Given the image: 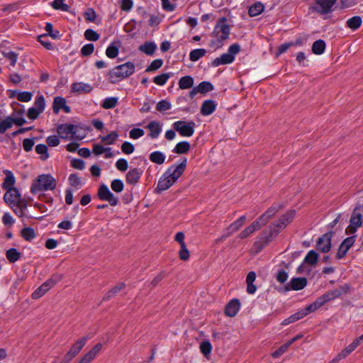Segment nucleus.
<instances>
[{
	"mask_svg": "<svg viewBox=\"0 0 363 363\" xmlns=\"http://www.w3.org/2000/svg\"><path fill=\"white\" fill-rule=\"evenodd\" d=\"M296 214L295 210H290L282 215L277 220L272 222L269 226L268 230L263 231L254 242L256 252H260L266 247L278 234L284 229L294 219Z\"/></svg>",
	"mask_w": 363,
	"mask_h": 363,
	"instance_id": "obj_1",
	"label": "nucleus"
},
{
	"mask_svg": "<svg viewBox=\"0 0 363 363\" xmlns=\"http://www.w3.org/2000/svg\"><path fill=\"white\" fill-rule=\"evenodd\" d=\"M186 159L179 164L169 167L158 181L157 190L161 192L170 188L184 173L186 167Z\"/></svg>",
	"mask_w": 363,
	"mask_h": 363,
	"instance_id": "obj_2",
	"label": "nucleus"
},
{
	"mask_svg": "<svg viewBox=\"0 0 363 363\" xmlns=\"http://www.w3.org/2000/svg\"><path fill=\"white\" fill-rule=\"evenodd\" d=\"M230 31V28L227 23L226 18H219L211 34V39L209 42V46L214 50L222 48L224 42L229 38Z\"/></svg>",
	"mask_w": 363,
	"mask_h": 363,
	"instance_id": "obj_3",
	"label": "nucleus"
},
{
	"mask_svg": "<svg viewBox=\"0 0 363 363\" xmlns=\"http://www.w3.org/2000/svg\"><path fill=\"white\" fill-rule=\"evenodd\" d=\"M4 201L17 216L19 217L23 216L28 203L17 188L6 190L4 195Z\"/></svg>",
	"mask_w": 363,
	"mask_h": 363,
	"instance_id": "obj_4",
	"label": "nucleus"
},
{
	"mask_svg": "<svg viewBox=\"0 0 363 363\" xmlns=\"http://www.w3.org/2000/svg\"><path fill=\"white\" fill-rule=\"evenodd\" d=\"M56 186L55 179L50 174H41L34 180L30 186L33 194L42 191L52 190Z\"/></svg>",
	"mask_w": 363,
	"mask_h": 363,
	"instance_id": "obj_5",
	"label": "nucleus"
},
{
	"mask_svg": "<svg viewBox=\"0 0 363 363\" xmlns=\"http://www.w3.org/2000/svg\"><path fill=\"white\" fill-rule=\"evenodd\" d=\"M135 72V65L133 62H128L118 65L109 72V78L111 82L129 77Z\"/></svg>",
	"mask_w": 363,
	"mask_h": 363,
	"instance_id": "obj_6",
	"label": "nucleus"
},
{
	"mask_svg": "<svg viewBox=\"0 0 363 363\" xmlns=\"http://www.w3.org/2000/svg\"><path fill=\"white\" fill-rule=\"evenodd\" d=\"M240 46L238 44L231 45L228 50V52L222 54L219 57L214 59L211 63L213 67H218L222 65L232 63L235 60V56L240 52Z\"/></svg>",
	"mask_w": 363,
	"mask_h": 363,
	"instance_id": "obj_7",
	"label": "nucleus"
},
{
	"mask_svg": "<svg viewBox=\"0 0 363 363\" xmlns=\"http://www.w3.org/2000/svg\"><path fill=\"white\" fill-rule=\"evenodd\" d=\"M363 223V206H357L352 213L350 225L345 230L347 235L354 234L357 230L362 225Z\"/></svg>",
	"mask_w": 363,
	"mask_h": 363,
	"instance_id": "obj_8",
	"label": "nucleus"
},
{
	"mask_svg": "<svg viewBox=\"0 0 363 363\" xmlns=\"http://www.w3.org/2000/svg\"><path fill=\"white\" fill-rule=\"evenodd\" d=\"M195 125L194 121H177L172 124V126L181 136L191 137L194 133Z\"/></svg>",
	"mask_w": 363,
	"mask_h": 363,
	"instance_id": "obj_9",
	"label": "nucleus"
},
{
	"mask_svg": "<svg viewBox=\"0 0 363 363\" xmlns=\"http://www.w3.org/2000/svg\"><path fill=\"white\" fill-rule=\"evenodd\" d=\"M61 278L62 277L60 275H55L52 277L33 292L32 298L33 299H38L40 298L51 288H52L55 284L61 279Z\"/></svg>",
	"mask_w": 363,
	"mask_h": 363,
	"instance_id": "obj_10",
	"label": "nucleus"
},
{
	"mask_svg": "<svg viewBox=\"0 0 363 363\" xmlns=\"http://www.w3.org/2000/svg\"><path fill=\"white\" fill-rule=\"evenodd\" d=\"M336 2L337 0H315L311 9L321 15L328 14L333 11V7Z\"/></svg>",
	"mask_w": 363,
	"mask_h": 363,
	"instance_id": "obj_11",
	"label": "nucleus"
},
{
	"mask_svg": "<svg viewBox=\"0 0 363 363\" xmlns=\"http://www.w3.org/2000/svg\"><path fill=\"white\" fill-rule=\"evenodd\" d=\"M98 196L101 200L106 201L112 206H116L119 202L116 197L105 184L100 185L98 190Z\"/></svg>",
	"mask_w": 363,
	"mask_h": 363,
	"instance_id": "obj_12",
	"label": "nucleus"
},
{
	"mask_svg": "<svg viewBox=\"0 0 363 363\" xmlns=\"http://www.w3.org/2000/svg\"><path fill=\"white\" fill-rule=\"evenodd\" d=\"M87 342V337H83L76 341L70 347L69 350L66 353L64 357L65 362H70L74 357H75L82 349L85 346Z\"/></svg>",
	"mask_w": 363,
	"mask_h": 363,
	"instance_id": "obj_13",
	"label": "nucleus"
},
{
	"mask_svg": "<svg viewBox=\"0 0 363 363\" xmlns=\"http://www.w3.org/2000/svg\"><path fill=\"white\" fill-rule=\"evenodd\" d=\"M333 233H325L320 237L316 242V249L323 253L329 252L331 249Z\"/></svg>",
	"mask_w": 363,
	"mask_h": 363,
	"instance_id": "obj_14",
	"label": "nucleus"
},
{
	"mask_svg": "<svg viewBox=\"0 0 363 363\" xmlns=\"http://www.w3.org/2000/svg\"><path fill=\"white\" fill-rule=\"evenodd\" d=\"M281 208L280 205H272L264 213H262L258 218L257 221L262 226L265 225L268 221L272 219Z\"/></svg>",
	"mask_w": 363,
	"mask_h": 363,
	"instance_id": "obj_15",
	"label": "nucleus"
},
{
	"mask_svg": "<svg viewBox=\"0 0 363 363\" xmlns=\"http://www.w3.org/2000/svg\"><path fill=\"white\" fill-rule=\"evenodd\" d=\"M76 128L72 124H62L57 127V133L62 138H73L76 133Z\"/></svg>",
	"mask_w": 363,
	"mask_h": 363,
	"instance_id": "obj_16",
	"label": "nucleus"
},
{
	"mask_svg": "<svg viewBox=\"0 0 363 363\" xmlns=\"http://www.w3.org/2000/svg\"><path fill=\"white\" fill-rule=\"evenodd\" d=\"M52 109L55 114H57L60 109H62L66 113H69L71 111L70 107L67 105L66 99L62 96L54 98Z\"/></svg>",
	"mask_w": 363,
	"mask_h": 363,
	"instance_id": "obj_17",
	"label": "nucleus"
},
{
	"mask_svg": "<svg viewBox=\"0 0 363 363\" xmlns=\"http://www.w3.org/2000/svg\"><path fill=\"white\" fill-rule=\"evenodd\" d=\"M306 284L307 279L304 277L293 278L286 286V290H301L303 289Z\"/></svg>",
	"mask_w": 363,
	"mask_h": 363,
	"instance_id": "obj_18",
	"label": "nucleus"
},
{
	"mask_svg": "<svg viewBox=\"0 0 363 363\" xmlns=\"http://www.w3.org/2000/svg\"><path fill=\"white\" fill-rule=\"evenodd\" d=\"M102 345L101 343L96 344L91 348L87 353H86L79 361L78 363H89L91 362L101 351Z\"/></svg>",
	"mask_w": 363,
	"mask_h": 363,
	"instance_id": "obj_19",
	"label": "nucleus"
},
{
	"mask_svg": "<svg viewBox=\"0 0 363 363\" xmlns=\"http://www.w3.org/2000/svg\"><path fill=\"white\" fill-rule=\"evenodd\" d=\"M262 226L256 219L249 226L245 228L239 235L240 239H245L250 237L255 231L259 230Z\"/></svg>",
	"mask_w": 363,
	"mask_h": 363,
	"instance_id": "obj_20",
	"label": "nucleus"
},
{
	"mask_svg": "<svg viewBox=\"0 0 363 363\" xmlns=\"http://www.w3.org/2000/svg\"><path fill=\"white\" fill-rule=\"evenodd\" d=\"M93 87L86 83L74 82L71 86V91L77 94H87L92 91Z\"/></svg>",
	"mask_w": 363,
	"mask_h": 363,
	"instance_id": "obj_21",
	"label": "nucleus"
},
{
	"mask_svg": "<svg viewBox=\"0 0 363 363\" xmlns=\"http://www.w3.org/2000/svg\"><path fill=\"white\" fill-rule=\"evenodd\" d=\"M240 303L239 300L233 299L225 306V313L227 316L234 317L240 309Z\"/></svg>",
	"mask_w": 363,
	"mask_h": 363,
	"instance_id": "obj_22",
	"label": "nucleus"
},
{
	"mask_svg": "<svg viewBox=\"0 0 363 363\" xmlns=\"http://www.w3.org/2000/svg\"><path fill=\"white\" fill-rule=\"evenodd\" d=\"M4 173L6 174V177L2 184V188L6 191L8 189H16V187H14L16 179L13 174L8 169L4 170Z\"/></svg>",
	"mask_w": 363,
	"mask_h": 363,
	"instance_id": "obj_23",
	"label": "nucleus"
},
{
	"mask_svg": "<svg viewBox=\"0 0 363 363\" xmlns=\"http://www.w3.org/2000/svg\"><path fill=\"white\" fill-rule=\"evenodd\" d=\"M141 177V172L137 168L130 169L126 174V182L129 184H136Z\"/></svg>",
	"mask_w": 363,
	"mask_h": 363,
	"instance_id": "obj_24",
	"label": "nucleus"
},
{
	"mask_svg": "<svg viewBox=\"0 0 363 363\" xmlns=\"http://www.w3.org/2000/svg\"><path fill=\"white\" fill-rule=\"evenodd\" d=\"M324 301L322 300L321 297H318L313 303L307 306L306 308L301 310V313L304 314V317L309 313L315 311L320 307L323 306Z\"/></svg>",
	"mask_w": 363,
	"mask_h": 363,
	"instance_id": "obj_25",
	"label": "nucleus"
},
{
	"mask_svg": "<svg viewBox=\"0 0 363 363\" xmlns=\"http://www.w3.org/2000/svg\"><path fill=\"white\" fill-rule=\"evenodd\" d=\"M146 128L150 130L149 136L151 138H157L162 131L160 123L155 121L149 123Z\"/></svg>",
	"mask_w": 363,
	"mask_h": 363,
	"instance_id": "obj_26",
	"label": "nucleus"
},
{
	"mask_svg": "<svg viewBox=\"0 0 363 363\" xmlns=\"http://www.w3.org/2000/svg\"><path fill=\"white\" fill-rule=\"evenodd\" d=\"M216 108V104L213 100L205 101L201 108V113L203 116H208L211 114Z\"/></svg>",
	"mask_w": 363,
	"mask_h": 363,
	"instance_id": "obj_27",
	"label": "nucleus"
},
{
	"mask_svg": "<svg viewBox=\"0 0 363 363\" xmlns=\"http://www.w3.org/2000/svg\"><path fill=\"white\" fill-rule=\"evenodd\" d=\"M245 220H246L245 216H242L238 219H237L235 221H234L233 223H231L230 225V226L228 228V230L229 231V233H228V235L225 237H228V236L232 235L233 233H234L235 232H236L237 230H238L243 225Z\"/></svg>",
	"mask_w": 363,
	"mask_h": 363,
	"instance_id": "obj_28",
	"label": "nucleus"
},
{
	"mask_svg": "<svg viewBox=\"0 0 363 363\" xmlns=\"http://www.w3.org/2000/svg\"><path fill=\"white\" fill-rule=\"evenodd\" d=\"M190 150V143L187 141L178 143L173 149V152L177 154H186Z\"/></svg>",
	"mask_w": 363,
	"mask_h": 363,
	"instance_id": "obj_29",
	"label": "nucleus"
},
{
	"mask_svg": "<svg viewBox=\"0 0 363 363\" xmlns=\"http://www.w3.org/2000/svg\"><path fill=\"white\" fill-rule=\"evenodd\" d=\"M212 345L208 340H203L200 343L199 349L203 355L209 359L210 354L212 351Z\"/></svg>",
	"mask_w": 363,
	"mask_h": 363,
	"instance_id": "obj_30",
	"label": "nucleus"
},
{
	"mask_svg": "<svg viewBox=\"0 0 363 363\" xmlns=\"http://www.w3.org/2000/svg\"><path fill=\"white\" fill-rule=\"evenodd\" d=\"M165 155L160 151H155L150 155V160L155 164H162L165 161Z\"/></svg>",
	"mask_w": 363,
	"mask_h": 363,
	"instance_id": "obj_31",
	"label": "nucleus"
},
{
	"mask_svg": "<svg viewBox=\"0 0 363 363\" xmlns=\"http://www.w3.org/2000/svg\"><path fill=\"white\" fill-rule=\"evenodd\" d=\"M156 48L157 46L154 43L146 42L139 47V50L148 55H152L155 52Z\"/></svg>",
	"mask_w": 363,
	"mask_h": 363,
	"instance_id": "obj_32",
	"label": "nucleus"
},
{
	"mask_svg": "<svg viewBox=\"0 0 363 363\" xmlns=\"http://www.w3.org/2000/svg\"><path fill=\"white\" fill-rule=\"evenodd\" d=\"M118 138V134L116 131H112L109 134L105 136H100L99 138L101 142L106 145H112Z\"/></svg>",
	"mask_w": 363,
	"mask_h": 363,
	"instance_id": "obj_33",
	"label": "nucleus"
},
{
	"mask_svg": "<svg viewBox=\"0 0 363 363\" xmlns=\"http://www.w3.org/2000/svg\"><path fill=\"white\" fill-rule=\"evenodd\" d=\"M325 49V43L323 40L315 41L312 45V51L315 55H321Z\"/></svg>",
	"mask_w": 363,
	"mask_h": 363,
	"instance_id": "obj_34",
	"label": "nucleus"
},
{
	"mask_svg": "<svg viewBox=\"0 0 363 363\" xmlns=\"http://www.w3.org/2000/svg\"><path fill=\"white\" fill-rule=\"evenodd\" d=\"M193 84L194 79L190 76L183 77L179 81V86L182 89H189L192 87Z\"/></svg>",
	"mask_w": 363,
	"mask_h": 363,
	"instance_id": "obj_35",
	"label": "nucleus"
},
{
	"mask_svg": "<svg viewBox=\"0 0 363 363\" xmlns=\"http://www.w3.org/2000/svg\"><path fill=\"white\" fill-rule=\"evenodd\" d=\"M264 5L260 2H257L249 8L248 13L250 16H256L260 14L264 11Z\"/></svg>",
	"mask_w": 363,
	"mask_h": 363,
	"instance_id": "obj_36",
	"label": "nucleus"
},
{
	"mask_svg": "<svg viewBox=\"0 0 363 363\" xmlns=\"http://www.w3.org/2000/svg\"><path fill=\"white\" fill-rule=\"evenodd\" d=\"M69 184L76 188L77 189H79L82 187L83 182L81 178L78 176L77 174H71L69 176L68 178Z\"/></svg>",
	"mask_w": 363,
	"mask_h": 363,
	"instance_id": "obj_37",
	"label": "nucleus"
},
{
	"mask_svg": "<svg viewBox=\"0 0 363 363\" xmlns=\"http://www.w3.org/2000/svg\"><path fill=\"white\" fill-rule=\"evenodd\" d=\"M340 296V292L337 291V289H335L333 290H331L323 296H321V298L323 301H324V303H326L328 301H330L332 300H334L337 298H339Z\"/></svg>",
	"mask_w": 363,
	"mask_h": 363,
	"instance_id": "obj_38",
	"label": "nucleus"
},
{
	"mask_svg": "<svg viewBox=\"0 0 363 363\" xmlns=\"http://www.w3.org/2000/svg\"><path fill=\"white\" fill-rule=\"evenodd\" d=\"M6 255L8 260L13 263L20 259L21 254L16 249L11 248L6 251Z\"/></svg>",
	"mask_w": 363,
	"mask_h": 363,
	"instance_id": "obj_39",
	"label": "nucleus"
},
{
	"mask_svg": "<svg viewBox=\"0 0 363 363\" xmlns=\"http://www.w3.org/2000/svg\"><path fill=\"white\" fill-rule=\"evenodd\" d=\"M318 259V253L314 250H310L304 258V262L311 265H315Z\"/></svg>",
	"mask_w": 363,
	"mask_h": 363,
	"instance_id": "obj_40",
	"label": "nucleus"
},
{
	"mask_svg": "<svg viewBox=\"0 0 363 363\" xmlns=\"http://www.w3.org/2000/svg\"><path fill=\"white\" fill-rule=\"evenodd\" d=\"M206 53V50L203 48L193 50L189 54V59L192 62H196L203 57Z\"/></svg>",
	"mask_w": 363,
	"mask_h": 363,
	"instance_id": "obj_41",
	"label": "nucleus"
},
{
	"mask_svg": "<svg viewBox=\"0 0 363 363\" xmlns=\"http://www.w3.org/2000/svg\"><path fill=\"white\" fill-rule=\"evenodd\" d=\"M118 99L117 97H108V98H106L103 101V102L101 104V106L104 109L113 108L116 107V105L118 104Z\"/></svg>",
	"mask_w": 363,
	"mask_h": 363,
	"instance_id": "obj_42",
	"label": "nucleus"
},
{
	"mask_svg": "<svg viewBox=\"0 0 363 363\" xmlns=\"http://www.w3.org/2000/svg\"><path fill=\"white\" fill-rule=\"evenodd\" d=\"M35 152L40 155V160H46L49 157L48 147L44 144H38L35 146Z\"/></svg>",
	"mask_w": 363,
	"mask_h": 363,
	"instance_id": "obj_43",
	"label": "nucleus"
},
{
	"mask_svg": "<svg viewBox=\"0 0 363 363\" xmlns=\"http://www.w3.org/2000/svg\"><path fill=\"white\" fill-rule=\"evenodd\" d=\"M304 318V314L301 313V311L296 312V313L291 315L289 318H286L281 323L282 325H286L290 323H294L301 318Z\"/></svg>",
	"mask_w": 363,
	"mask_h": 363,
	"instance_id": "obj_44",
	"label": "nucleus"
},
{
	"mask_svg": "<svg viewBox=\"0 0 363 363\" xmlns=\"http://www.w3.org/2000/svg\"><path fill=\"white\" fill-rule=\"evenodd\" d=\"M34 108L40 111V113L43 112L45 107V99L43 95H38L36 96L34 102V106H33Z\"/></svg>",
	"mask_w": 363,
	"mask_h": 363,
	"instance_id": "obj_45",
	"label": "nucleus"
},
{
	"mask_svg": "<svg viewBox=\"0 0 363 363\" xmlns=\"http://www.w3.org/2000/svg\"><path fill=\"white\" fill-rule=\"evenodd\" d=\"M172 76L171 73H164L153 78V82L159 86H163Z\"/></svg>",
	"mask_w": 363,
	"mask_h": 363,
	"instance_id": "obj_46",
	"label": "nucleus"
},
{
	"mask_svg": "<svg viewBox=\"0 0 363 363\" xmlns=\"http://www.w3.org/2000/svg\"><path fill=\"white\" fill-rule=\"evenodd\" d=\"M13 123V118L11 116L6 117L4 121L0 122V133L3 134L6 130L11 128Z\"/></svg>",
	"mask_w": 363,
	"mask_h": 363,
	"instance_id": "obj_47",
	"label": "nucleus"
},
{
	"mask_svg": "<svg viewBox=\"0 0 363 363\" xmlns=\"http://www.w3.org/2000/svg\"><path fill=\"white\" fill-rule=\"evenodd\" d=\"M362 22V18L357 16L348 19L347 25L350 28L355 30L360 27Z\"/></svg>",
	"mask_w": 363,
	"mask_h": 363,
	"instance_id": "obj_48",
	"label": "nucleus"
},
{
	"mask_svg": "<svg viewBox=\"0 0 363 363\" xmlns=\"http://www.w3.org/2000/svg\"><path fill=\"white\" fill-rule=\"evenodd\" d=\"M351 352L346 347L338 353L331 361L328 363H338L340 360L346 358Z\"/></svg>",
	"mask_w": 363,
	"mask_h": 363,
	"instance_id": "obj_49",
	"label": "nucleus"
},
{
	"mask_svg": "<svg viewBox=\"0 0 363 363\" xmlns=\"http://www.w3.org/2000/svg\"><path fill=\"white\" fill-rule=\"evenodd\" d=\"M51 5L55 9L63 11H67L69 9V6L64 3V0H54Z\"/></svg>",
	"mask_w": 363,
	"mask_h": 363,
	"instance_id": "obj_50",
	"label": "nucleus"
},
{
	"mask_svg": "<svg viewBox=\"0 0 363 363\" xmlns=\"http://www.w3.org/2000/svg\"><path fill=\"white\" fill-rule=\"evenodd\" d=\"M111 189L116 192L121 193L124 189V184L121 179H113L111 184Z\"/></svg>",
	"mask_w": 363,
	"mask_h": 363,
	"instance_id": "obj_51",
	"label": "nucleus"
},
{
	"mask_svg": "<svg viewBox=\"0 0 363 363\" xmlns=\"http://www.w3.org/2000/svg\"><path fill=\"white\" fill-rule=\"evenodd\" d=\"M197 87L199 91L201 94L208 92L213 89V86L211 82H202L198 85Z\"/></svg>",
	"mask_w": 363,
	"mask_h": 363,
	"instance_id": "obj_52",
	"label": "nucleus"
},
{
	"mask_svg": "<svg viewBox=\"0 0 363 363\" xmlns=\"http://www.w3.org/2000/svg\"><path fill=\"white\" fill-rule=\"evenodd\" d=\"M21 235L25 240H31L35 237V233L33 228H25L21 231Z\"/></svg>",
	"mask_w": 363,
	"mask_h": 363,
	"instance_id": "obj_53",
	"label": "nucleus"
},
{
	"mask_svg": "<svg viewBox=\"0 0 363 363\" xmlns=\"http://www.w3.org/2000/svg\"><path fill=\"white\" fill-rule=\"evenodd\" d=\"M163 64V61L161 59H156L153 60L150 65L146 68L145 72H150L155 71L160 68Z\"/></svg>",
	"mask_w": 363,
	"mask_h": 363,
	"instance_id": "obj_54",
	"label": "nucleus"
},
{
	"mask_svg": "<svg viewBox=\"0 0 363 363\" xmlns=\"http://www.w3.org/2000/svg\"><path fill=\"white\" fill-rule=\"evenodd\" d=\"M106 55L109 58H115L118 55V48L113 44H111L106 50Z\"/></svg>",
	"mask_w": 363,
	"mask_h": 363,
	"instance_id": "obj_55",
	"label": "nucleus"
},
{
	"mask_svg": "<svg viewBox=\"0 0 363 363\" xmlns=\"http://www.w3.org/2000/svg\"><path fill=\"white\" fill-rule=\"evenodd\" d=\"M45 31L48 33V35L52 37L53 39H57L60 37V32L57 30H53V27L52 23H46L45 27Z\"/></svg>",
	"mask_w": 363,
	"mask_h": 363,
	"instance_id": "obj_56",
	"label": "nucleus"
},
{
	"mask_svg": "<svg viewBox=\"0 0 363 363\" xmlns=\"http://www.w3.org/2000/svg\"><path fill=\"white\" fill-rule=\"evenodd\" d=\"M84 17L85 18L86 21L89 22H96V13L91 8H89L85 11Z\"/></svg>",
	"mask_w": 363,
	"mask_h": 363,
	"instance_id": "obj_57",
	"label": "nucleus"
},
{
	"mask_svg": "<svg viewBox=\"0 0 363 363\" xmlns=\"http://www.w3.org/2000/svg\"><path fill=\"white\" fill-rule=\"evenodd\" d=\"M84 37L88 40L96 41L99 38V35L92 29H87L84 32Z\"/></svg>",
	"mask_w": 363,
	"mask_h": 363,
	"instance_id": "obj_58",
	"label": "nucleus"
},
{
	"mask_svg": "<svg viewBox=\"0 0 363 363\" xmlns=\"http://www.w3.org/2000/svg\"><path fill=\"white\" fill-rule=\"evenodd\" d=\"M172 108L171 104L166 101L162 100L157 104L156 108L158 111L162 112L169 110Z\"/></svg>",
	"mask_w": 363,
	"mask_h": 363,
	"instance_id": "obj_59",
	"label": "nucleus"
},
{
	"mask_svg": "<svg viewBox=\"0 0 363 363\" xmlns=\"http://www.w3.org/2000/svg\"><path fill=\"white\" fill-rule=\"evenodd\" d=\"M121 150L124 154L130 155L135 150L134 145L129 142H124L121 145Z\"/></svg>",
	"mask_w": 363,
	"mask_h": 363,
	"instance_id": "obj_60",
	"label": "nucleus"
},
{
	"mask_svg": "<svg viewBox=\"0 0 363 363\" xmlns=\"http://www.w3.org/2000/svg\"><path fill=\"white\" fill-rule=\"evenodd\" d=\"M111 150V147H104L100 144H94L92 151L96 155H101L106 151Z\"/></svg>",
	"mask_w": 363,
	"mask_h": 363,
	"instance_id": "obj_61",
	"label": "nucleus"
},
{
	"mask_svg": "<svg viewBox=\"0 0 363 363\" xmlns=\"http://www.w3.org/2000/svg\"><path fill=\"white\" fill-rule=\"evenodd\" d=\"M32 96V93L29 91L19 92L17 95V99L19 101L28 102L31 100Z\"/></svg>",
	"mask_w": 363,
	"mask_h": 363,
	"instance_id": "obj_62",
	"label": "nucleus"
},
{
	"mask_svg": "<svg viewBox=\"0 0 363 363\" xmlns=\"http://www.w3.org/2000/svg\"><path fill=\"white\" fill-rule=\"evenodd\" d=\"M145 133H144V130L141 128H133L130 132H129V136L130 138L132 139H138L140 137H142L143 135H144Z\"/></svg>",
	"mask_w": 363,
	"mask_h": 363,
	"instance_id": "obj_63",
	"label": "nucleus"
},
{
	"mask_svg": "<svg viewBox=\"0 0 363 363\" xmlns=\"http://www.w3.org/2000/svg\"><path fill=\"white\" fill-rule=\"evenodd\" d=\"M94 46L93 44L89 43L84 45L81 49V54L82 56H89L93 53Z\"/></svg>",
	"mask_w": 363,
	"mask_h": 363,
	"instance_id": "obj_64",
	"label": "nucleus"
}]
</instances>
